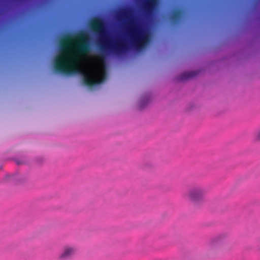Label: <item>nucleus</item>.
<instances>
[{
	"instance_id": "2",
	"label": "nucleus",
	"mask_w": 260,
	"mask_h": 260,
	"mask_svg": "<svg viewBox=\"0 0 260 260\" xmlns=\"http://www.w3.org/2000/svg\"><path fill=\"white\" fill-rule=\"evenodd\" d=\"M90 30L99 37L100 48L103 51L110 50L115 54H119L127 49L126 43L122 39H117L113 43L106 39L107 29L104 20L100 17L93 18L89 23Z\"/></svg>"
},
{
	"instance_id": "1",
	"label": "nucleus",
	"mask_w": 260,
	"mask_h": 260,
	"mask_svg": "<svg viewBox=\"0 0 260 260\" xmlns=\"http://www.w3.org/2000/svg\"><path fill=\"white\" fill-rule=\"evenodd\" d=\"M74 41V48L79 54H85L90 51L89 37L88 34L81 31L76 35H67L60 41L61 52L54 60V68L58 73L71 75L79 73L76 66V55L68 51L69 45Z\"/></svg>"
},
{
	"instance_id": "10",
	"label": "nucleus",
	"mask_w": 260,
	"mask_h": 260,
	"mask_svg": "<svg viewBox=\"0 0 260 260\" xmlns=\"http://www.w3.org/2000/svg\"><path fill=\"white\" fill-rule=\"evenodd\" d=\"M196 75V73L195 72H187V73H184L181 75V80H186L190 78H191L193 76H194Z\"/></svg>"
},
{
	"instance_id": "5",
	"label": "nucleus",
	"mask_w": 260,
	"mask_h": 260,
	"mask_svg": "<svg viewBox=\"0 0 260 260\" xmlns=\"http://www.w3.org/2000/svg\"><path fill=\"white\" fill-rule=\"evenodd\" d=\"M206 193L205 189L200 186L192 187L186 193L185 197L194 203L197 204L204 201Z\"/></svg>"
},
{
	"instance_id": "9",
	"label": "nucleus",
	"mask_w": 260,
	"mask_h": 260,
	"mask_svg": "<svg viewBox=\"0 0 260 260\" xmlns=\"http://www.w3.org/2000/svg\"><path fill=\"white\" fill-rule=\"evenodd\" d=\"M181 11L180 10L175 11L172 15V20L174 23H177L180 20Z\"/></svg>"
},
{
	"instance_id": "6",
	"label": "nucleus",
	"mask_w": 260,
	"mask_h": 260,
	"mask_svg": "<svg viewBox=\"0 0 260 260\" xmlns=\"http://www.w3.org/2000/svg\"><path fill=\"white\" fill-rule=\"evenodd\" d=\"M77 249L75 246L66 245L63 247L61 254L58 256L60 260L68 259L72 258L76 253Z\"/></svg>"
},
{
	"instance_id": "11",
	"label": "nucleus",
	"mask_w": 260,
	"mask_h": 260,
	"mask_svg": "<svg viewBox=\"0 0 260 260\" xmlns=\"http://www.w3.org/2000/svg\"><path fill=\"white\" fill-rule=\"evenodd\" d=\"M256 139L257 141H260V131L258 133Z\"/></svg>"
},
{
	"instance_id": "3",
	"label": "nucleus",
	"mask_w": 260,
	"mask_h": 260,
	"mask_svg": "<svg viewBox=\"0 0 260 260\" xmlns=\"http://www.w3.org/2000/svg\"><path fill=\"white\" fill-rule=\"evenodd\" d=\"M120 14L128 20L126 35L131 45L136 49H141L147 42L148 37L141 27L135 23L131 9H122L120 11Z\"/></svg>"
},
{
	"instance_id": "4",
	"label": "nucleus",
	"mask_w": 260,
	"mask_h": 260,
	"mask_svg": "<svg viewBox=\"0 0 260 260\" xmlns=\"http://www.w3.org/2000/svg\"><path fill=\"white\" fill-rule=\"evenodd\" d=\"M82 74L84 84L90 87L102 83L106 79L105 73L98 74L93 68L84 71Z\"/></svg>"
},
{
	"instance_id": "8",
	"label": "nucleus",
	"mask_w": 260,
	"mask_h": 260,
	"mask_svg": "<svg viewBox=\"0 0 260 260\" xmlns=\"http://www.w3.org/2000/svg\"><path fill=\"white\" fill-rule=\"evenodd\" d=\"M157 0H145L143 5L144 10L147 13L151 12L154 9Z\"/></svg>"
},
{
	"instance_id": "7",
	"label": "nucleus",
	"mask_w": 260,
	"mask_h": 260,
	"mask_svg": "<svg viewBox=\"0 0 260 260\" xmlns=\"http://www.w3.org/2000/svg\"><path fill=\"white\" fill-rule=\"evenodd\" d=\"M222 243L219 239L211 240L208 244L207 251L209 254L214 255L217 253L221 249Z\"/></svg>"
}]
</instances>
